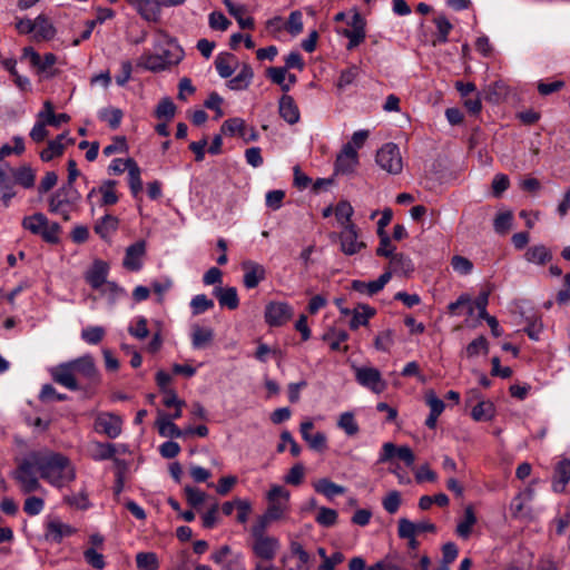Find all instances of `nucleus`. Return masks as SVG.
<instances>
[{"mask_svg":"<svg viewBox=\"0 0 570 570\" xmlns=\"http://www.w3.org/2000/svg\"><path fill=\"white\" fill-rule=\"evenodd\" d=\"M55 488H63L76 479V470L68 456L51 450L30 452L13 471L21 492L29 494L42 490L37 476Z\"/></svg>","mask_w":570,"mask_h":570,"instance_id":"1","label":"nucleus"},{"mask_svg":"<svg viewBox=\"0 0 570 570\" xmlns=\"http://www.w3.org/2000/svg\"><path fill=\"white\" fill-rule=\"evenodd\" d=\"M49 373L53 382L70 391L96 384L100 377L94 357L89 354L60 363L51 367Z\"/></svg>","mask_w":570,"mask_h":570,"instance_id":"2","label":"nucleus"},{"mask_svg":"<svg viewBox=\"0 0 570 570\" xmlns=\"http://www.w3.org/2000/svg\"><path fill=\"white\" fill-rule=\"evenodd\" d=\"M183 58L184 51L180 46L166 33L159 32L154 43V52L142 53L137 66L158 72L178 65Z\"/></svg>","mask_w":570,"mask_h":570,"instance_id":"3","label":"nucleus"},{"mask_svg":"<svg viewBox=\"0 0 570 570\" xmlns=\"http://www.w3.org/2000/svg\"><path fill=\"white\" fill-rule=\"evenodd\" d=\"M21 225L31 234L40 236L46 243L57 244L60 240L61 226L50 222L42 213L24 216Z\"/></svg>","mask_w":570,"mask_h":570,"instance_id":"4","label":"nucleus"},{"mask_svg":"<svg viewBox=\"0 0 570 570\" xmlns=\"http://www.w3.org/2000/svg\"><path fill=\"white\" fill-rule=\"evenodd\" d=\"M80 199L81 195L75 186L62 185L49 198V212L60 215L67 222L70 219V213L76 209Z\"/></svg>","mask_w":570,"mask_h":570,"instance_id":"5","label":"nucleus"},{"mask_svg":"<svg viewBox=\"0 0 570 570\" xmlns=\"http://www.w3.org/2000/svg\"><path fill=\"white\" fill-rule=\"evenodd\" d=\"M268 502L266 513L275 521L282 520L289 512L291 492L283 485L274 484L266 494Z\"/></svg>","mask_w":570,"mask_h":570,"instance_id":"6","label":"nucleus"},{"mask_svg":"<svg viewBox=\"0 0 570 570\" xmlns=\"http://www.w3.org/2000/svg\"><path fill=\"white\" fill-rule=\"evenodd\" d=\"M375 161L382 170L391 175H399L403 169L400 148L393 142H387L377 150Z\"/></svg>","mask_w":570,"mask_h":570,"instance_id":"7","label":"nucleus"},{"mask_svg":"<svg viewBox=\"0 0 570 570\" xmlns=\"http://www.w3.org/2000/svg\"><path fill=\"white\" fill-rule=\"evenodd\" d=\"M248 547L255 559L272 562L281 549V541L274 535L250 538Z\"/></svg>","mask_w":570,"mask_h":570,"instance_id":"8","label":"nucleus"},{"mask_svg":"<svg viewBox=\"0 0 570 570\" xmlns=\"http://www.w3.org/2000/svg\"><path fill=\"white\" fill-rule=\"evenodd\" d=\"M356 382L375 394H381L386 390L387 383L382 377L381 372L372 366L352 365Z\"/></svg>","mask_w":570,"mask_h":570,"instance_id":"9","label":"nucleus"},{"mask_svg":"<svg viewBox=\"0 0 570 570\" xmlns=\"http://www.w3.org/2000/svg\"><path fill=\"white\" fill-rule=\"evenodd\" d=\"M210 560L220 567V570H246L245 557L242 552H233L232 548L224 544L210 554Z\"/></svg>","mask_w":570,"mask_h":570,"instance_id":"10","label":"nucleus"},{"mask_svg":"<svg viewBox=\"0 0 570 570\" xmlns=\"http://www.w3.org/2000/svg\"><path fill=\"white\" fill-rule=\"evenodd\" d=\"M351 28L343 29L340 33L348 39L347 50H353L366 38V21L358 11H355L348 21Z\"/></svg>","mask_w":570,"mask_h":570,"instance_id":"11","label":"nucleus"},{"mask_svg":"<svg viewBox=\"0 0 570 570\" xmlns=\"http://www.w3.org/2000/svg\"><path fill=\"white\" fill-rule=\"evenodd\" d=\"M294 315L293 307L286 302H271L265 307V322L269 326L285 325Z\"/></svg>","mask_w":570,"mask_h":570,"instance_id":"12","label":"nucleus"},{"mask_svg":"<svg viewBox=\"0 0 570 570\" xmlns=\"http://www.w3.org/2000/svg\"><path fill=\"white\" fill-rule=\"evenodd\" d=\"M23 57L28 58L30 63L37 68L38 72L46 75L47 78L57 75V71L52 69L53 65L57 62L56 55L48 52L41 57L32 47H27L23 49Z\"/></svg>","mask_w":570,"mask_h":570,"instance_id":"13","label":"nucleus"},{"mask_svg":"<svg viewBox=\"0 0 570 570\" xmlns=\"http://www.w3.org/2000/svg\"><path fill=\"white\" fill-rule=\"evenodd\" d=\"M358 166V154L352 144H345L336 157L335 173L341 175L353 174Z\"/></svg>","mask_w":570,"mask_h":570,"instance_id":"14","label":"nucleus"},{"mask_svg":"<svg viewBox=\"0 0 570 570\" xmlns=\"http://www.w3.org/2000/svg\"><path fill=\"white\" fill-rule=\"evenodd\" d=\"M397 456L407 468H412L415 461L413 451L407 445L396 448L395 444L386 442L383 444L377 462L385 463L393 456Z\"/></svg>","mask_w":570,"mask_h":570,"instance_id":"15","label":"nucleus"},{"mask_svg":"<svg viewBox=\"0 0 570 570\" xmlns=\"http://www.w3.org/2000/svg\"><path fill=\"white\" fill-rule=\"evenodd\" d=\"M397 456L407 468H412L415 461L413 451L407 445L396 448L395 444L386 442L383 444L377 462L385 463L393 456Z\"/></svg>","mask_w":570,"mask_h":570,"instance_id":"16","label":"nucleus"},{"mask_svg":"<svg viewBox=\"0 0 570 570\" xmlns=\"http://www.w3.org/2000/svg\"><path fill=\"white\" fill-rule=\"evenodd\" d=\"M121 419L112 413H99L95 420V429L110 439H116L121 433Z\"/></svg>","mask_w":570,"mask_h":570,"instance_id":"17","label":"nucleus"},{"mask_svg":"<svg viewBox=\"0 0 570 570\" xmlns=\"http://www.w3.org/2000/svg\"><path fill=\"white\" fill-rule=\"evenodd\" d=\"M146 255L145 240H138L126 248L122 266L130 272H138L142 267Z\"/></svg>","mask_w":570,"mask_h":570,"instance_id":"18","label":"nucleus"},{"mask_svg":"<svg viewBox=\"0 0 570 570\" xmlns=\"http://www.w3.org/2000/svg\"><path fill=\"white\" fill-rule=\"evenodd\" d=\"M117 181L112 179L104 180L99 187H94L87 195V200L91 202V198L96 194H100V206H112L118 203L119 195L116 190Z\"/></svg>","mask_w":570,"mask_h":570,"instance_id":"19","label":"nucleus"},{"mask_svg":"<svg viewBox=\"0 0 570 570\" xmlns=\"http://www.w3.org/2000/svg\"><path fill=\"white\" fill-rule=\"evenodd\" d=\"M341 249L346 255L358 253L365 244L358 240L357 228L354 224H347L340 234Z\"/></svg>","mask_w":570,"mask_h":570,"instance_id":"20","label":"nucleus"},{"mask_svg":"<svg viewBox=\"0 0 570 570\" xmlns=\"http://www.w3.org/2000/svg\"><path fill=\"white\" fill-rule=\"evenodd\" d=\"M472 399L479 400L478 404L472 409L471 416L476 422L491 421L495 415V406L489 400H480L479 392L471 390L469 392V401Z\"/></svg>","mask_w":570,"mask_h":570,"instance_id":"21","label":"nucleus"},{"mask_svg":"<svg viewBox=\"0 0 570 570\" xmlns=\"http://www.w3.org/2000/svg\"><path fill=\"white\" fill-rule=\"evenodd\" d=\"M132 8L148 22H158L161 16L160 0H135Z\"/></svg>","mask_w":570,"mask_h":570,"instance_id":"22","label":"nucleus"},{"mask_svg":"<svg viewBox=\"0 0 570 570\" xmlns=\"http://www.w3.org/2000/svg\"><path fill=\"white\" fill-rule=\"evenodd\" d=\"M534 498V490L532 488H527L523 491H520L510 503L511 515L514 519H522L530 514V509H528V503H530Z\"/></svg>","mask_w":570,"mask_h":570,"instance_id":"23","label":"nucleus"},{"mask_svg":"<svg viewBox=\"0 0 570 570\" xmlns=\"http://www.w3.org/2000/svg\"><path fill=\"white\" fill-rule=\"evenodd\" d=\"M242 268L244 271V286L248 289L255 288L258 284L265 279L266 271L263 265L253 262L246 261L242 264Z\"/></svg>","mask_w":570,"mask_h":570,"instance_id":"24","label":"nucleus"},{"mask_svg":"<svg viewBox=\"0 0 570 570\" xmlns=\"http://www.w3.org/2000/svg\"><path fill=\"white\" fill-rule=\"evenodd\" d=\"M391 272H385L375 281L364 282L360 279H354L352 282V288L360 294L373 296L384 288V286L391 279Z\"/></svg>","mask_w":570,"mask_h":570,"instance_id":"25","label":"nucleus"},{"mask_svg":"<svg viewBox=\"0 0 570 570\" xmlns=\"http://www.w3.org/2000/svg\"><path fill=\"white\" fill-rule=\"evenodd\" d=\"M570 482V459L564 458L560 460L553 471L552 475V490L556 493L566 492L567 485Z\"/></svg>","mask_w":570,"mask_h":570,"instance_id":"26","label":"nucleus"},{"mask_svg":"<svg viewBox=\"0 0 570 570\" xmlns=\"http://www.w3.org/2000/svg\"><path fill=\"white\" fill-rule=\"evenodd\" d=\"M73 138L68 137L67 134H60L55 139L48 142V146L41 150L40 158L42 161H50L56 157L63 154L67 145H72Z\"/></svg>","mask_w":570,"mask_h":570,"instance_id":"27","label":"nucleus"},{"mask_svg":"<svg viewBox=\"0 0 570 570\" xmlns=\"http://www.w3.org/2000/svg\"><path fill=\"white\" fill-rule=\"evenodd\" d=\"M109 266L104 261H95L92 266L86 272L85 279L94 288H100L107 281Z\"/></svg>","mask_w":570,"mask_h":570,"instance_id":"28","label":"nucleus"},{"mask_svg":"<svg viewBox=\"0 0 570 570\" xmlns=\"http://www.w3.org/2000/svg\"><path fill=\"white\" fill-rule=\"evenodd\" d=\"M279 116L289 125H294L299 121L301 114L299 109L294 101L293 97L284 95L279 99L278 104Z\"/></svg>","mask_w":570,"mask_h":570,"instance_id":"29","label":"nucleus"},{"mask_svg":"<svg viewBox=\"0 0 570 570\" xmlns=\"http://www.w3.org/2000/svg\"><path fill=\"white\" fill-rule=\"evenodd\" d=\"M314 490L327 498L328 500L334 499L337 495H342L346 492L343 485L336 484L327 478H322L313 482Z\"/></svg>","mask_w":570,"mask_h":570,"instance_id":"30","label":"nucleus"},{"mask_svg":"<svg viewBox=\"0 0 570 570\" xmlns=\"http://www.w3.org/2000/svg\"><path fill=\"white\" fill-rule=\"evenodd\" d=\"M214 295L222 307L236 309L239 306V298L236 287H215Z\"/></svg>","mask_w":570,"mask_h":570,"instance_id":"31","label":"nucleus"},{"mask_svg":"<svg viewBox=\"0 0 570 570\" xmlns=\"http://www.w3.org/2000/svg\"><path fill=\"white\" fill-rule=\"evenodd\" d=\"M76 532V529L70 524L63 523L58 520H52L47 524V538L59 543L66 537H70Z\"/></svg>","mask_w":570,"mask_h":570,"instance_id":"32","label":"nucleus"},{"mask_svg":"<svg viewBox=\"0 0 570 570\" xmlns=\"http://www.w3.org/2000/svg\"><path fill=\"white\" fill-rule=\"evenodd\" d=\"M524 258L530 264L543 266L552 259L550 249L544 245H533L524 253Z\"/></svg>","mask_w":570,"mask_h":570,"instance_id":"33","label":"nucleus"},{"mask_svg":"<svg viewBox=\"0 0 570 570\" xmlns=\"http://www.w3.org/2000/svg\"><path fill=\"white\" fill-rule=\"evenodd\" d=\"M254 77L249 65H243L238 73L228 80L227 86L232 90H245L250 85Z\"/></svg>","mask_w":570,"mask_h":570,"instance_id":"34","label":"nucleus"},{"mask_svg":"<svg viewBox=\"0 0 570 570\" xmlns=\"http://www.w3.org/2000/svg\"><path fill=\"white\" fill-rule=\"evenodd\" d=\"M374 315L375 308L366 304L358 305L352 312V318L350 321L351 330H357L360 326L367 325L370 318Z\"/></svg>","mask_w":570,"mask_h":570,"instance_id":"35","label":"nucleus"},{"mask_svg":"<svg viewBox=\"0 0 570 570\" xmlns=\"http://www.w3.org/2000/svg\"><path fill=\"white\" fill-rule=\"evenodd\" d=\"M322 340L328 343L332 351L347 352L348 350L347 345L342 346V343L348 340V334L344 330L332 328L322 336Z\"/></svg>","mask_w":570,"mask_h":570,"instance_id":"36","label":"nucleus"},{"mask_svg":"<svg viewBox=\"0 0 570 570\" xmlns=\"http://www.w3.org/2000/svg\"><path fill=\"white\" fill-rule=\"evenodd\" d=\"M37 117L39 119H42L48 126L53 127H58L60 124L67 122L70 119V117L67 114L56 115L53 112V106L49 100L45 101L43 108L41 111H39Z\"/></svg>","mask_w":570,"mask_h":570,"instance_id":"37","label":"nucleus"},{"mask_svg":"<svg viewBox=\"0 0 570 570\" xmlns=\"http://www.w3.org/2000/svg\"><path fill=\"white\" fill-rule=\"evenodd\" d=\"M14 195V181L11 173L8 174L6 170L0 169V200L7 207Z\"/></svg>","mask_w":570,"mask_h":570,"instance_id":"38","label":"nucleus"},{"mask_svg":"<svg viewBox=\"0 0 570 570\" xmlns=\"http://www.w3.org/2000/svg\"><path fill=\"white\" fill-rule=\"evenodd\" d=\"M289 550L292 556L297 558V562L289 570H309L311 556L304 549L301 542L292 541L289 543Z\"/></svg>","mask_w":570,"mask_h":570,"instance_id":"39","label":"nucleus"},{"mask_svg":"<svg viewBox=\"0 0 570 570\" xmlns=\"http://www.w3.org/2000/svg\"><path fill=\"white\" fill-rule=\"evenodd\" d=\"M14 184L23 188H31L35 185L36 174L30 166L23 165L17 169H10Z\"/></svg>","mask_w":570,"mask_h":570,"instance_id":"40","label":"nucleus"},{"mask_svg":"<svg viewBox=\"0 0 570 570\" xmlns=\"http://www.w3.org/2000/svg\"><path fill=\"white\" fill-rule=\"evenodd\" d=\"M155 424L159 435L163 438L178 439L184 436L183 430L169 419L158 415Z\"/></svg>","mask_w":570,"mask_h":570,"instance_id":"41","label":"nucleus"},{"mask_svg":"<svg viewBox=\"0 0 570 570\" xmlns=\"http://www.w3.org/2000/svg\"><path fill=\"white\" fill-rule=\"evenodd\" d=\"M119 225V220L116 216L106 214L102 216L99 222L95 226V232L101 238H108L111 234H114Z\"/></svg>","mask_w":570,"mask_h":570,"instance_id":"42","label":"nucleus"},{"mask_svg":"<svg viewBox=\"0 0 570 570\" xmlns=\"http://www.w3.org/2000/svg\"><path fill=\"white\" fill-rule=\"evenodd\" d=\"M236 59L230 53H219L215 59V67L222 78H229L235 70Z\"/></svg>","mask_w":570,"mask_h":570,"instance_id":"43","label":"nucleus"},{"mask_svg":"<svg viewBox=\"0 0 570 570\" xmlns=\"http://www.w3.org/2000/svg\"><path fill=\"white\" fill-rule=\"evenodd\" d=\"M214 338V331L209 327L194 326L191 332V344L194 348H203Z\"/></svg>","mask_w":570,"mask_h":570,"instance_id":"44","label":"nucleus"},{"mask_svg":"<svg viewBox=\"0 0 570 570\" xmlns=\"http://www.w3.org/2000/svg\"><path fill=\"white\" fill-rule=\"evenodd\" d=\"M228 12L237 20L242 29H253L254 19L252 17L244 18L245 8L243 6H236L232 0H224Z\"/></svg>","mask_w":570,"mask_h":570,"instance_id":"45","label":"nucleus"},{"mask_svg":"<svg viewBox=\"0 0 570 570\" xmlns=\"http://www.w3.org/2000/svg\"><path fill=\"white\" fill-rule=\"evenodd\" d=\"M128 333L140 341L147 338L149 336L147 318L145 316L135 317L128 326Z\"/></svg>","mask_w":570,"mask_h":570,"instance_id":"46","label":"nucleus"},{"mask_svg":"<svg viewBox=\"0 0 570 570\" xmlns=\"http://www.w3.org/2000/svg\"><path fill=\"white\" fill-rule=\"evenodd\" d=\"M489 344L484 336H479L474 338L471 343L465 347L463 355L466 358H474L481 354H488Z\"/></svg>","mask_w":570,"mask_h":570,"instance_id":"47","label":"nucleus"},{"mask_svg":"<svg viewBox=\"0 0 570 570\" xmlns=\"http://www.w3.org/2000/svg\"><path fill=\"white\" fill-rule=\"evenodd\" d=\"M399 524L403 525L407 530H412L414 534H420L423 532H431L434 533L436 531V527L434 523L430 521H419V522H412L411 520L406 518H401L397 521Z\"/></svg>","mask_w":570,"mask_h":570,"instance_id":"48","label":"nucleus"},{"mask_svg":"<svg viewBox=\"0 0 570 570\" xmlns=\"http://www.w3.org/2000/svg\"><path fill=\"white\" fill-rule=\"evenodd\" d=\"M354 209L352 205L346 200H341L334 208V214L337 223L345 228L347 224H353L351 218L353 216Z\"/></svg>","mask_w":570,"mask_h":570,"instance_id":"49","label":"nucleus"},{"mask_svg":"<svg viewBox=\"0 0 570 570\" xmlns=\"http://www.w3.org/2000/svg\"><path fill=\"white\" fill-rule=\"evenodd\" d=\"M476 518L471 507L465 508L464 519L456 525V533L461 538H469L472 527L475 524Z\"/></svg>","mask_w":570,"mask_h":570,"instance_id":"50","label":"nucleus"},{"mask_svg":"<svg viewBox=\"0 0 570 570\" xmlns=\"http://www.w3.org/2000/svg\"><path fill=\"white\" fill-rule=\"evenodd\" d=\"M275 520L272 517H268L266 512L264 514L259 515L255 523L252 524L249 529V538H257V537H266L269 535L267 533V529L272 522Z\"/></svg>","mask_w":570,"mask_h":570,"instance_id":"51","label":"nucleus"},{"mask_svg":"<svg viewBox=\"0 0 570 570\" xmlns=\"http://www.w3.org/2000/svg\"><path fill=\"white\" fill-rule=\"evenodd\" d=\"M220 130L224 135H238L242 138V132L247 131V126L244 119L235 117L225 120L222 125Z\"/></svg>","mask_w":570,"mask_h":570,"instance_id":"52","label":"nucleus"},{"mask_svg":"<svg viewBox=\"0 0 570 570\" xmlns=\"http://www.w3.org/2000/svg\"><path fill=\"white\" fill-rule=\"evenodd\" d=\"M176 114V106L169 97L163 98L155 110V116L158 119H165L166 121H170Z\"/></svg>","mask_w":570,"mask_h":570,"instance_id":"53","label":"nucleus"},{"mask_svg":"<svg viewBox=\"0 0 570 570\" xmlns=\"http://www.w3.org/2000/svg\"><path fill=\"white\" fill-rule=\"evenodd\" d=\"M116 453L115 445L111 443L96 442L92 445L91 458L95 461H104L111 459Z\"/></svg>","mask_w":570,"mask_h":570,"instance_id":"54","label":"nucleus"},{"mask_svg":"<svg viewBox=\"0 0 570 570\" xmlns=\"http://www.w3.org/2000/svg\"><path fill=\"white\" fill-rule=\"evenodd\" d=\"M136 564L139 570H157L159 561L154 552H139L136 556Z\"/></svg>","mask_w":570,"mask_h":570,"instance_id":"55","label":"nucleus"},{"mask_svg":"<svg viewBox=\"0 0 570 570\" xmlns=\"http://www.w3.org/2000/svg\"><path fill=\"white\" fill-rule=\"evenodd\" d=\"M122 111L119 108H105L100 110L99 118L107 122L111 129H117L122 119Z\"/></svg>","mask_w":570,"mask_h":570,"instance_id":"56","label":"nucleus"},{"mask_svg":"<svg viewBox=\"0 0 570 570\" xmlns=\"http://www.w3.org/2000/svg\"><path fill=\"white\" fill-rule=\"evenodd\" d=\"M394 345V332L390 328L380 332L374 340V346L377 351L390 352Z\"/></svg>","mask_w":570,"mask_h":570,"instance_id":"57","label":"nucleus"},{"mask_svg":"<svg viewBox=\"0 0 570 570\" xmlns=\"http://www.w3.org/2000/svg\"><path fill=\"white\" fill-rule=\"evenodd\" d=\"M337 425L350 436L357 434L360 431V428H358L357 422L355 421L354 414L351 412L342 413L340 415Z\"/></svg>","mask_w":570,"mask_h":570,"instance_id":"58","label":"nucleus"},{"mask_svg":"<svg viewBox=\"0 0 570 570\" xmlns=\"http://www.w3.org/2000/svg\"><path fill=\"white\" fill-rule=\"evenodd\" d=\"M131 168L128 171V184L131 194L136 197L142 190V180L140 168L137 163H130Z\"/></svg>","mask_w":570,"mask_h":570,"instance_id":"59","label":"nucleus"},{"mask_svg":"<svg viewBox=\"0 0 570 570\" xmlns=\"http://www.w3.org/2000/svg\"><path fill=\"white\" fill-rule=\"evenodd\" d=\"M337 518L338 514L336 510L326 507H321L318 508L315 521L322 527L330 528L337 522Z\"/></svg>","mask_w":570,"mask_h":570,"instance_id":"60","label":"nucleus"},{"mask_svg":"<svg viewBox=\"0 0 570 570\" xmlns=\"http://www.w3.org/2000/svg\"><path fill=\"white\" fill-rule=\"evenodd\" d=\"M434 23L438 29V35L436 39L434 40V45L445 43L448 41L449 33L452 30L451 22L444 16H439L434 19Z\"/></svg>","mask_w":570,"mask_h":570,"instance_id":"61","label":"nucleus"},{"mask_svg":"<svg viewBox=\"0 0 570 570\" xmlns=\"http://www.w3.org/2000/svg\"><path fill=\"white\" fill-rule=\"evenodd\" d=\"M214 307V301L205 294H198L190 301V308L194 315H199Z\"/></svg>","mask_w":570,"mask_h":570,"instance_id":"62","label":"nucleus"},{"mask_svg":"<svg viewBox=\"0 0 570 570\" xmlns=\"http://www.w3.org/2000/svg\"><path fill=\"white\" fill-rule=\"evenodd\" d=\"M104 336L105 328L101 326H88L81 331V338L90 345H97Z\"/></svg>","mask_w":570,"mask_h":570,"instance_id":"63","label":"nucleus"},{"mask_svg":"<svg viewBox=\"0 0 570 570\" xmlns=\"http://www.w3.org/2000/svg\"><path fill=\"white\" fill-rule=\"evenodd\" d=\"M513 222V214L511 212L499 213L493 222L494 230L498 234H505L511 227Z\"/></svg>","mask_w":570,"mask_h":570,"instance_id":"64","label":"nucleus"}]
</instances>
